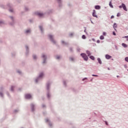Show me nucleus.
I'll return each instance as SVG.
<instances>
[{
    "mask_svg": "<svg viewBox=\"0 0 128 128\" xmlns=\"http://www.w3.org/2000/svg\"><path fill=\"white\" fill-rule=\"evenodd\" d=\"M80 56L85 62H88V56H87L86 54L82 53L80 54Z\"/></svg>",
    "mask_w": 128,
    "mask_h": 128,
    "instance_id": "f257e3e1",
    "label": "nucleus"
},
{
    "mask_svg": "<svg viewBox=\"0 0 128 128\" xmlns=\"http://www.w3.org/2000/svg\"><path fill=\"white\" fill-rule=\"evenodd\" d=\"M119 8H123L125 10V12H128V9L126 8V4H124L122 3V6H118Z\"/></svg>",
    "mask_w": 128,
    "mask_h": 128,
    "instance_id": "f03ea898",
    "label": "nucleus"
},
{
    "mask_svg": "<svg viewBox=\"0 0 128 128\" xmlns=\"http://www.w3.org/2000/svg\"><path fill=\"white\" fill-rule=\"evenodd\" d=\"M25 98H26V100H30V98H32V95L30 94H26L25 95Z\"/></svg>",
    "mask_w": 128,
    "mask_h": 128,
    "instance_id": "7ed1b4c3",
    "label": "nucleus"
},
{
    "mask_svg": "<svg viewBox=\"0 0 128 128\" xmlns=\"http://www.w3.org/2000/svg\"><path fill=\"white\" fill-rule=\"evenodd\" d=\"M96 14V10H94L92 12V16H94V18H98V16Z\"/></svg>",
    "mask_w": 128,
    "mask_h": 128,
    "instance_id": "20e7f679",
    "label": "nucleus"
},
{
    "mask_svg": "<svg viewBox=\"0 0 128 128\" xmlns=\"http://www.w3.org/2000/svg\"><path fill=\"white\" fill-rule=\"evenodd\" d=\"M36 14H37V16H38L40 17L44 16V14L40 13V12H36Z\"/></svg>",
    "mask_w": 128,
    "mask_h": 128,
    "instance_id": "39448f33",
    "label": "nucleus"
},
{
    "mask_svg": "<svg viewBox=\"0 0 128 128\" xmlns=\"http://www.w3.org/2000/svg\"><path fill=\"white\" fill-rule=\"evenodd\" d=\"M49 38H50V40L52 41V42H54V44H56V42L54 40V38H52V36L49 35Z\"/></svg>",
    "mask_w": 128,
    "mask_h": 128,
    "instance_id": "423d86ee",
    "label": "nucleus"
},
{
    "mask_svg": "<svg viewBox=\"0 0 128 128\" xmlns=\"http://www.w3.org/2000/svg\"><path fill=\"white\" fill-rule=\"evenodd\" d=\"M106 60H110V58H112V56H110L108 54H106Z\"/></svg>",
    "mask_w": 128,
    "mask_h": 128,
    "instance_id": "0eeeda50",
    "label": "nucleus"
},
{
    "mask_svg": "<svg viewBox=\"0 0 128 128\" xmlns=\"http://www.w3.org/2000/svg\"><path fill=\"white\" fill-rule=\"evenodd\" d=\"M97 60L98 61V64H102V62L100 58H98Z\"/></svg>",
    "mask_w": 128,
    "mask_h": 128,
    "instance_id": "6e6552de",
    "label": "nucleus"
},
{
    "mask_svg": "<svg viewBox=\"0 0 128 128\" xmlns=\"http://www.w3.org/2000/svg\"><path fill=\"white\" fill-rule=\"evenodd\" d=\"M116 28H118V24H116V23H114L113 24V28H114L115 30H116Z\"/></svg>",
    "mask_w": 128,
    "mask_h": 128,
    "instance_id": "1a4fd4ad",
    "label": "nucleus"
},
{
    "mask_svg": "<svg viewBox=\"0 0 128 128\" xmlns=\"http://www.w3.org/2000/svg\"><path fill=\"white\" fill-rule=\"evenodd\" d=\"M86 54H88V56H90V55L92 54V53L90 52L88 50L86 51Z\"/></svg>",
    "mask_w": 128,
    "mask_h": 128,
    "instance_id": "9d476101",
    "label": "nucleus"
},
{
    "mask_svg": "<svg viewBox=\"0 0 128 128\" xmlns=\"http://www.w3.org/2000/svg\"><path fill=\"white\" fill-rule=\"evenodd\" d=\"M95 10H100V6L98 5H96L95 6Z\"/></svg>",
    "mask_w": 128,
    "mask_h": 128,
    "instance_id": "9b49d317",
    "label": "nucleus"
},
{
    "mask_svg": "<svg viewBox=\"0 0 128 128\" xmlns=\"http://www.w3.org/2000/svg\"><path fill=\"white\" fill-rule=\"evenodd\" d=\"M90 58V60H94L95 58L94 56H89Z\"/></svg>",
    "mask_w": 128,
    "mask_h": 128,
    "instance_id": "f8f14e48",
    "label": "nucleus"
},
{
    "mask_svg": "<svg viewBox=\"0 0 128 128\" xmlns=\"http://www.w3.org/2000/svg\"><path fill=\"white\" fill-rule=\"evenodd\" d=\"M109 6H110V8H114V6H112V1H110L109 2Z\"/></svg>",
    "mask_w": 128,
    "mask_h": 128,
    "instance_id": "ddd939ff",
    "label": "nucleus"
},
{
    "mask_svg": "<svg viewBox=\"0 0 128 128\" xmlns=\"http://www.w3.org/2000/svg\"><path fill=\"white\" fill-rule=\"evenodd\" d=\"M122 46H123L124 48H128V44H124V43H122Z\"/></svg>",
    "mask_w": 128,
    "mask_h": 128,
    "instance_id": "4468645a",
    "label": "nucleus"
},
{
    "mask_svg": "<svg viewBox=\"0 0 128 128\" xmlns=\"http://www.w3.org/2000/svg\"><path fill=\"white\" fill-rule=\"evenodd\" d=\"M42 58H44V61L43 63L44 64V62H46V56H44V54H43L42 56Z\"/></svg>",
    "mask_w": 128,
    "mask_h": 128,
    "instance_id": "2eb2a0df",
    "label": "nucleus"
},
{
    "mask_svg": "<svg viewBox=\"0 0 128 128\" xmlns=\"http://www.w3.org/2000/svg\"><path fill=\"white\" fill-rule=\"evenodd\" d=\"M100 40H104V36L102 35L100 36Z\"/></svg>",
    "mask_w": 128,
    "mask_h": 128,
    "instance_id": "dca6fc26",
    "label": "nucleus"
},
{
    "mask_svg": "<svg viewBox=\"0 0 128 128\" xmlns=\"http://www.w3.org/2000/svg\"><path fill=\"white\" fill-rule=\"evenodd\" d=\"M82 38L83 40H86V35H82Z\"/></svg>",
    "mask_w": 128,
    "mask_h": 128,
    "instance_id": "f3484780",
    "label": "nucleus"
},
{
    "mask_svg": "<svg viewBox=\"0 0 128 128\" xmlns=\"http://www.w3.org/2000/svg\"><path fill=\"white\" fill-rule=\"evenodd\" d=\"M34 104H31V108H32V111H34Z\"/></svg>",
    "mask_w": 128,
    "mask_h": 128,
    "instance_id": "a211bd4d",
    "label": "nucleus"
},
{
    "mask_svg": "<svg viewBox=\"0 0 128 128\" xmlns=\"http://www.w3.org/2000/svg\"><path fill=\"white\" fill-rule=\"evenodd\" d=\"M42 76H44V74L41 73L39 76V78H42Z\"/></svg>",
    "mask_w": 128,
    "mask_h": 128,
    "instance_id": "6ab92c4d",
    "label": "nucleus"
},
{
    "mask_svg": "<svg viewBox=\"0 0 128 128\" xmlns=\"http://www.w3.org/2000/svg\"><path fill=\"white\" fill-rule=\"evenodd\" d=\"M28 32H30V30H26V34H28Z\"/></svg>",
    "mask_w": 128,
    "mask_h": 128,
    "instance_id": "aec40b11",
    "label": "nucleus"
},
{
    "mask_svg": "<svg viewBox=\"0 0 128 128\" xmlns=\"http://www.w3.org/2000/svg\"><path fill=\"white\" fill-rule=\"evenodd\" d=\"M124 60L127 62H128V57L125 58Z\"/></svg>",
    "mask_w": 128,
    "mask_h": 128,
    "instance_id": "412c9836",
    "label": "nucleus"
},
{
    "mask_svg": "<svg viewBox=\"0 0 128 128\" xmlns=\"http://www.w3.org/2000/svg\"><path fill=\"white\" fill-rule=\"evenodd\" d=\"M124 38H126V40H128V36H124L123 37Z\"/></svg>",
    "mask_w": 128,
    "mask_h": 128,
    "instance_id": "4be33fe9",
    "label": "nucleus"
},
{
    "mask_svg": "<svg viewBox=\"0 0 128 128\" xmlns=\"http://www.w3.org/2000/svg\"><path fill=\"white\" fill-rule=\"evenodd\" d=\"M124 66L125 68H128V66L126 64H124Z\"/></svg>",
    "mask_w": 128,
    "mask_h": 128,
    "instance_id": "5701e85b",
    "label": "nucleus"
},
{
    "mask_svg": "<svg viewBox=\"0 0 128 128\" xmlns=\"http://www.w3.org/2000/svg\"><path fill=\"white\" fill-rule=\"evenodd\" d=\"M112 34L113 36H116V32H114V31L112 32Z\"/></svg>",
    "mask_w": 128,
    "mask_h": 128,
    "instance_id": "b1692460",
    "label": "nucleus"
},
{
    "mask_svg": "<svg viewBox=\"0 0 128 128\" xmlns=\"http://www.w3.org/2000/svg\"><path fill=\"white\" fill-rule=\"evenodd\" d=\"M33 58H34V60H36V56L35 55H34V56H33Z\"/></svg>",
    "mask_w": 128,
    "mask_h": 128,
    "instance_id": "393cba45",
    "label": "nucleus"
},
{
    "mask_svg": "<svg viewBox=\"0 0 128 128\" xmlns=\"http://www.w3.org/2000/svg\"><path fill=\"white\" fill-rule=\"evenodd\" d=\"M116 16H120V12L118 13Z\"/></svg>",
    "mask_w": 128,
    "mask_h": 128,
    "instance_id": "a878e982",
    "label": "nucleus"
},
{
    "mask_svg": "<svg viewBox=\"0 0 128 128\" xmlns=\"http://www.w3.org/2000/svg\"><path fill=\"white\" fill-rule=\"evenodd\" d=\"M102 34H103V36H106V32H103Z\"/></svg>",
    "mask_w": 128,
    "mask_h": 128,
    "instance_id": "bb28decb",
    "label": "nucleus"
},
{
    "mask_svg": "<svg viewBox=\"0 0 128 128\" xmlns=\"http://www.w3.org/2000/svg\"><path fill=\"white\" fill-rule=\"evenodd\" d=\"M92 76H98V75H96L94 74H92Z\"/></svg>",
    "mask_w": 128,
    "mask_h": 128,
    "instance_id": "cd10ccee",
    "label": "nucleus"
},
{
    "mask_svg": "<svg viewBox=\"0 0 128 128\" xmlns=\"http://www.w3.org/2000/svg\"><path fill=\"white\" fill-rule=\"evenodd\" d=\"M40 29L41 31L42 32V26H40Z\"/></svg>",
    "mask_w": 128,
    "mask_h": 128,
    "instance_id": "c85d7f7f",
    "label": "nucleus"
},
{
    "mask_svg": "<svg viewBox=\"0 0 128 128\" xmlns=\"http://www.w3.org/2000/svg\"><path fill=\"white\" fill-rule=\"evenodd\" d=\"M14 86H12V88H11V90L12 92V91H14Z\"/></svg>",
    "mask_w": 128,
    "mask_h": 128,
    "instance_id": "c756f323",
    "label": "nucleus"
},
{
    "mask_svg": "<svg viewBox=\"0 0 128 128\" xmlns=\"http://www.w3.org/2000/svg\"><path fill=\"white\" fill-rule=\"evenodd\" d=\"M96 42L97 44H100V40H97Z\"/></svg>",
    "mask_w": 128,
    "mask_h": 128,
    "instance_id": "7c9ffc66",
    "label": "nucleus"
},
{
    "mask_svg": "<svg viewBox=\"0 0 128 128\" xmlns=\"http://www.w3.org/2000/svg\"><path fill=\"white\" fill-rule=\"evenodd\" d=\"M88 80V78H83L82 80Z\"/></svg>",
    "mask_w": 128,
    "mask_h": 128,
    "instance_id": "2f4dec72",
    "label": "nucleus"
},
{
    "mask_svg": "<svg viewBox=\"0 0 128 128\" xmlns=\"http://www.w3.org/2000/svg\"><path fill=\"white\" fill-rule=\"evenodd\" d=\"M105 124L106 126H108V122L106 121Z\"/></svg>",
    "mask_w": 128,
    "mask_h": 128,
    "instance_id": "473e14b6",
    "label": "nucleus"
},
{
    "mask_svg": "<svg viewBox=\"0 0 128 128\" xmlns=\"http://www.w3.org/2000/svg\"><path fill=\"white\" fill-rule=\"evenodd\" d=\"M10 12H14V10L12 9H10L9 10Z\"/></svg>",
    "mask_w": 128,
    "mask_h": 128,
    "instance_id": "72a5a7b5",
    "label": "nucleus"
},
{
    "mask_svg": "<svg viewBox=\"0 0 128 128\" xmlns=\"http://www.w3.org/2000/svg\"><path fill=\"white\" fill-rule=\"evenodd\" d=\"M114 18V16L112 15L111 16L110 18Z\"/></svg>",
    "mask_w": 128,
    "mask_h": 128,
    "instance_id": "f704fd0d",
    "label": "nucleus"
},
{
    "mask_svg": "<svg viewBox=\"0 0 128 128\" xmlns=\"http://www.w3.org/2000/svg\"><path fill=\"white\" fill-rule=\"evenodd\" d=\"M86 28H85V30H84V32H86Z\"/></svg>",
    "mask_w": 128,
    "mask_h": 128,
    "instance_id": "c9c22d12",
    "label": "nucleus"
},
{
    "mask_svg": "<svg viewBox=\"0 0 128 128\" xmlns=\"http://www.w3.org/2000/svg\"><path fill=\"white\" fill-rule=\"evenodd\" d=\"M60 58V56H56L57 60H58V59Z\"/></svg>",
    "mask_w": 128,
    "mask_h": 128,
    "instance_id": "e433bc0d",
    "label": "nucleus"
},
{
    "mask_svg": "<svg viewBox=\"0 0 128 128\" xmlns=\"http://www.w3.org/2000/svg\"><path fill=\"white\" fill-rule=\"evenodd\" d=\"M73 34H74L71 33V34H70V36H73Z\"/></svg>",
    "mask_w": 128,
    "mask_h": 128,
    "instance_id": "4c0bfd02",
    "label": "nucleus"
},
{
    "mask_svg": "<svg viewBox=\"0 0 128 128\" xmlns=\"http://www.w3.org/2000/svg\"><path fill=\"white\" fill-rule=\"evenodd\" d=\"M0 96H2V94L0 93Z\"/></svg>",
    "mask_w": 128,
    "mask_h": 128,
    "instance_id": "58836bf2",
    "label": "nucleus"
},
{
    "mask_svg": "<svg viewBox=\"0 0 128 128\" xmlns=\"http://www.w3.org/2000/svg\"><path fill=\"white\" fill-rule=\"evenodd\" d=\"M108 70H110V68H108Z\"/></svg>",
    "mask_w": 128,
    "mask_h": 128,
    "instance_id": "ea45409f",
    "label": "nucleus"
},
{
    "mask_svg": "<svg viewBox=\"0 0 128 128\" xmlns=\"http://www.w3.org/2000/svg\"><path fill=\"white\" fill-rule=\"evenodd\" d=\"M70 60H74V58H71Z\"/></svg>",
    "mask_w": 128,
    "mask_h": 128,
    "instance_id": "a19ab883",
    "label": "nucleus"
},
{
    "mask_svg": "<svg viewBox=\"0 0 128 128\" xmlns=\"http://www.w3.org/2000/svg\"><path fill=\"white\" fill-rule=\"evenodd\" d=\"M116 50H118V46H116Z\"/></svg>",
    "mask_w": 128,
    "mask_h": 128,
    "instance_id": "79ce46f5",
    "label": "nucleus"
},
{
    "mask_svg": "<svg viewBox=\"0 0 128 128\" xmlns=\"http://www.w3.org/2000/svg\"><path fill=\"white\" fill-rule=\"evenodd\" d=\"M116 77L117 78H120V76H117Z\"/></svg>",
    "mask_w": 128,
    "mask_h": 128,
    "instance_id": "37998d69",
    "label": "nucleus"
},
{
    "mask_svg": "<svg viewBox=\"0 0 128 128\" xmlns=\"http://www.w3.org/2000/svg\"><path fill=\"white\" fill-rule=\"evenodd\" d=\"M44 105H42V108H44Z\"/></svg>",
    "mask_w": 128,
    "mask_h": 128,
    "instance_id": "c03bdc74",
    "label": "nucleus"
},
{
    "mask_svg": "<svg viewBox=\"0 0 128 128\" xmlns=\"http://www.w3.org/2000/svg\"><path fill=\"white\" fill-rule=\"evenodd\" d=\"M94 114H95V116H97L95 112L94 113Z\"/></svg>",
    "mask_w": 128,
    "mask_h": 128,
    "instance_id": "a18cd8bd",
    "label": "nucleus"
},
{
    "mask_svg": "<svg viewBox=\"0 0 128 128\" xmlns=\"http://www.w3.org/2000/svg\"><path fill=\"white\" fill-rule=\"evenodd\" d=\"M36 82H38V80H36Z\"/></svg>",
    "mask_w": 128,
    "mask_h": 128,
    "instance_id": "49530a36",
    "label": "nucleus"
},
{
    "mask_svg": "<svg viewBox=\"0 0 128 128\" xmlns=\"http://www.w3.org/2000/svg\"><path fill=\"white\" fill-rule=\"evenodd\" d=\"M10 18H11L12 20L13 18H12V17L11 16V17H10Z\"/></svg>",
    "mask_w": 128,
    "mask_h": 128,
    "instance_id": "de8ad7c7",
    "label": "nucleus"
},
{
    "mask_svg": "<svg viewBox=\"0 0 128 128\" xmlns=\"http://www.w3.org/2000/svg\"><path fill=\"white\" fill-rule=\"evenodd\" d=\"M2 21H0V24H2Z\"/></svg>",
    "mask_w": 128,
    "mask_h": 128,
    "instance_id": "09e8293b",
    "label": "nucleus"
},
{
    "mask_svg": "<svg viewBox=\"0 0 128 128\" xmlns=\"http://www.w3.org/2000/svg\"><path fill=\"white\" fill-rule=\"evenodd\" d=\"M46 122H48V120H46Z\"/></svg>",
    "mask_w": 128,
    "mask_h": 128,
    "instance_id": "8fccbe9b",
    "label": "nucleus"
},
{
    "mask_svg": "<svg viewBox=\"0 0 128 128\" xmlns=\"http://www.w3.org/2000/svg\"><path fill=\"white\" fill-rule=\"evenodd\" d=\"M92 40H94V38H92Z\"/></svg>",
    "mask_w": 128,
    "mask_h": 128,
    "instance_id": "3c124183",
    "label": "nucleus"
},
{
    "mask_svg": "<svg viewBox=\"0 0 128 128\" xmlns=\"http://www.w3.org/2000/svg\"><path fill=\"white\" fill-rule=\"evenodd\" d=\"M92 78L90 80V82H92Z\"/></svg>",
    "mask_w": 128,
    "mask_h": 128,
    "instance_id": "603ef678",
    "label": "nucleus"
},
{
    "mask_svg": "<svg viewBox=\"0 0 128 128\" xmlns=\"http://www.w3.org/2000/svg\"><path fill=\"white\" fill-rule=\"evenodd\" d=\"M18 72H19V74H20V72H18Z\"/></svg>",
    "mask_w": 128,
    "mask_h": 128,
    "instance_id": "864d4df0",
    "label": "nucleus"
},
{
    "mask_svg": "<svg viewBox=\"0 0 128 128\" xmlns=\"http://www.w3.org/2000/svg\"><path fill=\"white\" fill-rule=\"evenodd\" d=\"M91 22H92V24H94V23L92 22V20H91Z\"/></svg>",
    "mask_w": 128,
    "mask_h": 128,
    "instance_id": "5fc2aeb1",
    "label": "nucleus"
},
{
    "mask_svg": "<svg viewBox=\"0 0 128 128\" xmlns=\"http://www.w3.org/2000/svg\"><path fill=\"white\" fill-rule=\"evenodd\" d=\"M62 44H64V41H62Z\"/></svg>",
    "mask_w": 128,
    "mask_h": 128,
    "instance_id": "6e6d98bb",
    "label": "nucleus"
},
{
    "mask_svg": "<svg viewBox=\"0 0 128 128\" xmlns=\"http://www.w3.org/2000/svg\"><path fill=\"white\" fill-rule=\"evenodd\" d=\"M58 0V2H60V0Z\"/></svg>",
    "mask_w": 128,
    "mask_h": 128,
    "instance_id": "4d7b16f0",
    "label": "nucleus"
},
{
    "mask_svg": "<svg viewBox=\"0 0 128 128\" xmlns=\"http://www.w3.org/2000/svg\"><path fill=\"white\" fill-rule=\"evenodd\" d=\"M26 48L28 49V46H26Z\"/></svg>",
    "mask_w": 128,
    "mask_h": 128,
    "instance_id": "13d9d810",
    "label": "nucleus"
},
{
    "mask_svg": "<svg viewBox=\"0 0 128 128\" xmlns=\"http://www.w3.org/2000/svg\"><path fill=\"white\" fill-rule=\"evenodd\" d=\"M70 50H72V48H70Z\"/></svg>",
    "mask_w": 128,
    "mask_h": 128,
    "instance_id": "bf43d9fd",
    "label": "nucleus"
},
{
    "mask_svg": "<svg viewBox=\"0 0 128 128\" xmlns=\"http://www.w3.org/2000/svg\"><path fill=\"white\" fill-rule=\"evenodd\" d=\"M48 96H49V95L48 94Z\"/></svg>",
    "mask_w": 128,
    "mask_h": 128,
    "instance_id": "052dcab7",
    "label": "nucleus"
}]
</instances>
